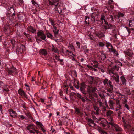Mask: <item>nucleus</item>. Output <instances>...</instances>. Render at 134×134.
<instances>
[{
	"instance_id": "1",
	"label": "nucleus",
	"mask_w": 134,
	"mask_h": 134,
	"mask_svg": "<svg viewBox=\"0 0 134 134\" xmlns=\"http://www.w3.org/2000/svg\"><path fill=\"white\" fill-rule=\"evenodd\" d=\"M103 82L105 86H107L108 87L105 89L107 91L105 92V93L108 96L111 97L114 92L113 90V86L111 81L110 80H108V79L105 78V79H103Z\"/></svg>"
},
{
	"instance_id": "2",
	"label": "nucleus",
	"mask_w": 134,
	"mask_h": 134,
	"mask_svg": "<svg viewBox=\"0 0 134 134\" xmlns=\"http://www.w3.org/2000/svg\"><path fill=\"white\" fill-rule=\"evenodd\" d=\"M5 68L6 70L8 72L9 75H12L13 74H15L16 72V68L12 65L10 66L7 64L6 65Z\"/></svg>"
},
{
	"instance_id": "3",
	"label": "nucleus",
	"mask_w": 134,
	"mask_h": 134,
	"mask_svg": "<svg viewBox=\"0 0 134 134\" xmlns=\"http://www.w3.org/2000/svg\"><path fill=\"white\" fill-rule=\"evenodd\" d=\"M113 112L110 110L108 111L106 113V115L107 118L109 122H114V119L113 117L114 116L113 115Z\"/></svg>"
},
{
	"instance_id": "4",
	"label": "nucleus",
	"mask_w": 134,
	"mask_h": 134,
	"mask_svg": "<svg viewBox=\"0 0 134 134\" xmlns=\"http://www.w3.org/2000/svg\"><path fill=\"white\" fill-rule=\"evenodd\" d=\"M123 125L124 129L126 133H128L131 131V129L134 127L132 126L129 123L126 122H123Z\"/></svg>"
},
{
	"instance_id": "5",
	"label": "nucleus",
	"mask_w": 134,
	"mask_h": 134,
	"mask_svg": "<svg viewBox=\"0 0 134 134\" xmlns=\"http://www.w3.org/2000/svg\"><path fill=\"white\" fill-rule=\"evenodd\" d=\"M114 122H109V125H110L114 127V129L117 132H122L123 131V129L121 127H119L116 124L114 123Z\"/></svg>"
},
{
	"instance_id": "6",
	"label": "nucleus",
	"mask_w": 134,
	"mask_h": 134,
	"mask_svg": "<svg viewBox=\"0 0 134 134\" xmlns=\"http://www.w3.org/2000/svg\"><path fill=\"white\" fill-rule=\"evenodd\" d=\"M98 123L100 126L103 127H105L107 124H109V122L103 118H99Z\"/></svg>"
},
{
	"instance_id": "7",
	"label": "nucleus",
	"mask_w": 134,
	"mask_h": 134,
	"mask_svg": "<svg viewBox=\"0 0 134 134\" xmlns=\"http://www.w3.org/2000/svg\"><path fill=\"white\" fill-rule=\"evenodd\" d=\"M59 0H49V4L54 7V9L56 8V7L58 6L59 3H56L58 2Z\"/></svg>"
},
{
	"instance_id": "8",
	"label": "nucleus",
	"mask_w": 134,
	"mask_h": 134,
	"mask_svg": "<svg viewBox=\"0 0 134 134\" xmlns=\"http://www.w3.org/2000/svg\"><path fill=\"white\" fill-rule=\"evenodd\" d=\"M76 95L78 97L81 99V101L83 102H85L87 101H91V100L88 99L86 96H83L79 93H76Z\"/></svg>"
},
{
	"instance_id": "9",
	"label": "nucleus",
	"mask_w": 134,
	"mask_h": 134,
	"mask_svg": "<svg viewBox=\"0 0 134 134\" xmlns=\"http://www.w3.org/2000/svg\"><path fill=\"white\" fill-rule=\"evenodd\" d=\"M25 51V46L23 44H20L16 49V51L19 53H22Z\"/></svg>"
},
{
	"instance_id": "10",
	"label": "nucleus",
	"mask_w": 134,
	"mask_h": 134,
	"mask_svg": "<svg viewBox=\"0 0 134 134\" xmlns=\"http://www.w3.org/2000/svg\"><path fill=\"white\" fill-rule=\"evenodd\" d=\"M10 116L12 118H15L16 117H19L18 116V114L15 111H14L12 109H10L8 110Z\"/></svg>"
},
{
	"instance_id": "11",
	"label": "nucleus",
	"mask_w": 134,
	"mask_h": 134,
	"mask_svg": "<svg viewBox=\"0 0 134 134\" xmlns=\"http://www.w3.org/2000/svg\"><path fill=\"white\" fill-rule=\"evenodd\" d=\"M37 36L38 37L43 40H45L46 38V36L43 31H40L37 32Z\"/></svg>"
},
{
	"instance_id": "12",
	"label": "nucleus",
	"mask_w": 134,
	"mask_h": 134,
	"mask_svg": "<svg viewBox=\"0 0 134 134\" xmlns=\"http://www.w3.org/2000/svg\"><path fill=\"white\" fill-rule=\"evenodd\" d=\"M96 88L95 87H93L91 85L88 86L87 88V92L89 93L91 92L94 93L96 91Z\"/></svg>"
},
{
	"instance_id": "13",
	"label": "nucleus",
	"mask_w": 134,
	"mask_h": 134,
	"mask_svg": "<svg viewBox=\"0 0 134 134\" xmlns=\"http://www.w3.org/2000/svg\"><path fill=\"white\" fill-rule=\"evenodd\" d=\"M86 85L84 82L81 83L80 87V90L81 92L84 94L86 95L87 94L86 92L85 91Z\"/></svg>"
},
{
	"instance_id": "14",
	"label": "nucleus",
	"mask_w": 134,
	"mask_h": 134,
	"mask_svg": "<svg viewBox=\"0 0 134 134\" xmlns=\"http://www.w3.org/2000/svg\"><path fill=\"white\" fill-rule=\"evenodd\" d=\"M4 31L6 33L10 32L11 31L10 26L9 24L5 25L4 27Z\"/></svg>"
},
{
	"instance_id": "15",
	"label": "nucleus",
	"mask_w": 134,
	"mask_h": 134,
	"mask_svg": "<svg viewBox=\"0 0 134 134\" xmlns=\"http://www.w3.org/2000/svg\"><path fill=\"white\" fill-rule=\"evenodd\" d=\"M124 52L125 54L130 57H132L133 53L132 51L130 49H128L126 51H124Z\"/></svg>"
},
{
	"instance_id": "16",
	"label": "nucleus",
	"mask_w": 134,
	"mask_h": 134,
	"mask_svg": "<svg viewBox=\"0 0 134 134\" xmlns=\"http://www.w3.org/2000/svg\"><path fill=\"white\" fill-rule=\"evenodd\" d=\"M39 53L40 55H42L44 56H46L48 54L47 51L45 49H40L39 51Z\"/></svg>"
},
{
	"instance_id": "17",
	"label": "nucleus",
	"mask_w": 134,
	"mask_h": 134,
	"mask_svg": "<svg viewBox=\"0 0 134 134\" xmlns=\"http://www.w3.org/2000/svg\"><path fill=\"white\" fill-rule=\"evenodd\" d=\"M116 28V26L114 25H113L112 24H109V25H108L107 27L105 26V29H113V32H114L115 31V28Z\"/></svg>"
},
{
	"instance_id": "18",
	"label": "nucleus",
	"mask_w": 134,
	"mask_h": 134,
	"mask_svg": "<svg viewBox=\"0 0 134 134\" xmlns=\"http://www.w3.org/2000/svg\"><path fill=\"white\" fill-rule=\"evenodd\" d=\"M111 77L113 78V80H114L116 83L119 82V76L117 73H115V75H112Z\"/></svg>"
},
{
	"instance_id": "19",
	"label": "nucleus",
	"mask_w": 134,
	"mask_h": 134,
	"mask_svg": "<svg viewBox=\"0 0 134 134\" xmlns=\"http://www.w3.org/2000/svg\"><path fill=\"white\" fill-rule=\"evenodd\" d=\"M87 120L88 122V125L90 126L93 127L96 125V124L94 123V121L91 119L88 118Z\"/></svg>"
},
{
	"instance_id": "20",
	"label": "nucleus",
	"mask_w": 134,
	"mask_h": 134,
	"mask_svg": "<svg viewBox=\"0 0 134 134\" xmlns=\"http://www.w3.org/2000/svg\"><path fill=\"white\" fill-rule=\"evenodd\" d=\"M19 94L25 98H27V95L25 92L21 89H19L18 91Z\"/></svg>"
},
{
	"instance_id": "21",
	"label": "nucleus",
	"mask_w": 134,
	"mask_h": 134,
	"mask_svg": "<svg viewBox=\"0 0 134 134\" xmlns=\"http://www.w3.org/2000/svg\"><path fill=\"white\" fill-rule=\"evenodd\" d=\"M99 104V107L101 108V110L103 112H105L106 111V108L105 107L104 105V104L102 103V102L98 101Z\"/></svg>"
},
{
	"instance_id": "22",
	"label": "nucleus",
	"mask_w": 134,
	"mask_h": 134,
	"mask_svg": "<svg viewBox=\"0 0 134 134\" xmlns=\"http://www.w3.org/2000/svg\"><path fill=\"white\" fill-rule=\"evenodd\" d=\"M27 30L30 32H31L33 34L36 33V30L33 27L31 26H29L27 28Z\"/></svg>"
},
{
	"instance_id": "23",
	"label": "nucleus",
	"mask_w": 134,
	"mask_h": 134,
	"mask_svg": "<svg viewBox=\"0 0 134 134\" xmlns=\"http://www.w3.org/2000/svg\"><path fill=\"white\" fill-rule=\"evenodd\" d=\"M93 108L94 110H96V112L94 113L95 115H98L99 114V111H100L99 108L98 106L96 105H94Z\"/></svg>"
},
{
	"instance_id": "24",
	"label": "nucleus",
	"mask_w": 134,
	"mask_h": 134,
	"mask_svg": "<svg viewBox=\"0 0 134 134\" xmlns=\"http://www.w3.org/2000/svg\"><path fill=\"white\" fill-rule=\"evenodd\" d=\"M60 56L59 55H56L55 57V59L57 61H59L61 65H63L64 64L63 59H60Z\"/></svg>"
},
{
	"instance_id": "25",
	"label": "nucleus",
	"mask_w": 134,
	"mask_h": 134,
	"mask_svg": "<svg viewBox=\"0 0 134 134\" xmlns=\"http://www.w3.org/2000/svg\"><path fill=\"white\" fill-rule=\"evenodd\" d=\"M18 17L19 20L21 22L24 20L25 18V16L23 13L18 14Z\"/></svg>"
},
{
	"instance_id": "26",
	"label": "nucleus",
	"mask_w": 134,
	"mask_h": 134,
	"mask_svg": "<svg viewBox=\"0 0 134 134\" xmlns=\"http://www.w3.org/2000/svg\"><path fill=\"white\" fill-rule=\"evenodd\" d=\"M121 81L122 82V84L125 85L126 84V80L124 75L120 77Z\"/></svg>"
},
{
	"instance_id": "27",
	"label": "nucleus",
	"mask_w": 134,
	"mask_h": 134,
	"mask_svg": "<svg viewBox=\"0 0 134 134\" xmlns=\"http://www.w3.org/2000/svg\"><path fill=\"white\" fill-rule=\"evenodd\" d=\"M100 53L101 59L103 60L106 58V55L104 53L103 51H100Z\"/></svg>"
},
{
	"instance_id": "28",
	"label": "nucleus",
	"mask_w": 134,
	"mask_h": 134,
	"mask_svg": "<svg viewBox=\"0 0 134 134\" xmlns=\"http://www.w3.org/2000/svg\"><path fill=\"white\" fill-rule=\"evenodd\" d=\"M53 27L54 28V29L53 30V31L54 33L55 36H56L58 34L59 30L58 29H57V27L55 25H54V26H53Z\"/></svg>"
},
{
	"instance_id": "29",
	"label": "nucleus",
	"mask_w": 134,
	"mask_h": 134,
	"mask_svg": "<svg viewBox=\"0 0 134 134\" xmlns=\"http://www.w3.org/2000/svg\"><path fill=\"white\" fill-rule=\"evenodd\" d=\"M99 38H101L102 37H104L105 35L103 32L100 33L97 32L95 34Z\"/></svg>"
},
{
	"instance_id": "30",
	"label": "nucleus",
	"mask_w": 134,
	"mask_h": 134,
	"mask_svg": "<svg viewBox=\"0 0 134 134\" xmlns=\"http://www.w3.org/2000/svg\"><path fill=\"white\" fill-rule=\"evenodd\" d=\"M124 90L125 93L127 94L128 95L130 94V90L129 88L126 87L124 88Z\"/></svg>"
},
{
	"instance_id": "31",
	"label": "nucleus",
	"mask_w": 134,
	"mask_h": 134,
	"mask_svg": "<svg viewBox=\"0 0 134 134\" xmlns=\"http://www.w3.org/2000/svg\"><path fill=\"white\" fill-rule=\"evenodd\" d=\"M110 51L112 52L115 55V56H118L119 55V54L118 52L116 51L115 49H113V48H111L110 49Z\"/></svg>"
},
{
	"instance_id": "32",
	"label": "nucleus",
	"mask_w": 134,
	"mask_h": 134,
	"mask_svg": "<svg viewBox=\"0 0 134 134\" xmlns=\"http://www.w3.org/2000/svg\"><path fill=\"white\" fill-rule=\"evenodd\" d=\"M51 50L53 52L55 53H59V50L57 49V48L52 45V47L51 49Z\"/></svg>"
},
{
	"instance_id": "33",
	"label": "nucleus",
	"mask_w": 134,
	"mask_h": 134,
	"mask_svg": "<svg viewBox=\"0 0 134 134\" xmlns=\"http://www.w3.org/2000/svg\"><path fill=\"white\" fill-rule=\"evenodd\" d=\"M46 35L48 38H49L51 39H53V35L52 34L49 32L47 31Z\"/></svg>"
},
{
	"instance_id": "34",
	"label": "nucleus",
	"mask_w": 134,
	"mask_h": 134,
	"mask_svg": "<svg viewBox=\"0 0 134 134\" xmlns=\"http://www.w3.org/2000/svg\"><path fill=\"white\" fill-rule=\"evenodd\" d=\"M89 17L87 16H86L85 17V24L88 26L89 24Z\"/></svg>"
},
{
	"instance_id": "35",
	"label": "nucleus",
	"mask_w": 134,
	"mask_h": 134,
	"mask_svg": "<svg viewBox=\"0 0 134 134\" xmlns=\"http://www.w3.org/2000/svg\"><path fill=\"white\" fill-rule=\"evenodd\" d=\"M35 125L34 124H30L27 126V129L28 130H29L31 129L33 130V128H35L33 127Z\"/></svg>"
},
{
	"instance_id": "36",
	"label": "nucleus",
	"mask_w": 134,
	"mask_h": 134,
	"mask_svg": "<svg viewBox=\"0 0 134 134\" xmlns=\"http://www.w3.org/2000/svg\"><path fill=\"white\" fill-rule=\"evenodd\" d=\"M108 103L109 106L111 108H112L113 107L114 105V104L113 101L112 100H109Z\"/></svg>"
},
{
	"instance_id": "37",
	"label": "nucleus",
	"mask_w": 134,
	"mask_h": 134,
	"mask_svg": "<svg viewBox=\"0 0 134 134\" xmlns=\"http://www.w3.org/2000/svg\"><path fill=\"white\" fill-rule=\"evenodd\" d=\"M49 20L50 22L51 23V24L52 25L54 26L55 25V21L52 18H49Z\"/></svg>"
},
{
	"instance_id": "38",
	"label": "nucleus",
	"mask_w": 134,
	"mask_h": 134,
	"mask_svg": "<svg viewBox=\"0 0 134 134\" xmlns=\"http://www.w3.org/2000/svg\"><path fill=\"white\" fill-rule=\"evenodd\" d=\"M106 47L109 50L110 49L108 48L109 47H111V48H113V47L111 43L108 42H106L105 43Z\"/></svg>"
},
{
	"instance_id": "39",
	"label": "nucleus",
	"mask_w": 134,
	"mask_h": 134,
	"mask_svg": "<svg viewBox=\"0 0 134 134\" xmlns=\"http://www.w3.org/2000/svg\"><path fill=\"white\" fill-rule=\"evenodd\" d=\"M116 105L117 108L120 109H121V105L120 104V101L119 100H116Z\"/></svg>"
},
{
	"instance_id": "40",
	"label": "nucleus",
	"mask_w": 134,
	"mask_h": 134,
	"mask_svg": "<svg viewBox=\"0 0 134 134\" xmlns=\"http://www.w3.org/2000/svg\"><path fill=\"white\" fill-rule=\"evenodd\" d=\"M11 43L12 44V48H14L15 46V40L14 39L11 40Z\"/></svg>"
},
{
	"instance_id": "41",
	"label": "nucleus",
	"mask_w": 134,
	"mask_h": 134,
	"mask_svg": "<svg viewBox=\"0 0 134 134\" xmlns=\"http://www.w3.org/2000/svg\"><path fill=\"white\" fill-rule=\"evenodd\" d=\"M36 124L39 128H40L41 127L43 126L42 124L39 122L36 121Z\"/></svg>"
},
{
	"instance_id": "42",
	"label": "nucleus",
	"mask_w": 134,
	"mask_h": 134,
	"mask_svg": "<svg viewBox=\"0 0 134 134\" xmlns=\"http://www.w3.org/2000/svg\"><path fill=\"white\" fill-rule=\"evenodd\" d=\"M98 69L99 71H100L103 73L105 72V68L104 67L98 68Z\"/></svg>"
},
{
	"instance_id": "43",
	"label": "nucleus",
	"mask_w": 134,
	"mask_h": 134,
	"mask_svg": "<svg viewBox=\"0 0 134 134\" xmlns=\"http://www.w3.org/2000/svg\"><path fill=\"white\" fill-rule=\"evenodd\" d=\"M124 14L123 13H121L120 12H119L118 14V17L119 19L120 18L124 16Z\"/></svg>"
},
{
	"instance_id": "44",
	"label": "nucleus",
	"mask_w": 134,
	"mask_h": 134,
	"mask_svg": "<svg viewBox=\"0 0 134 134\" xmlns=\"http://www.w3.org/2000/svg\"><path fill=\"white\" fill-rule=\"evenodd\" d=\"M105 16L103 14H102L101 15L100 19L102 21V24H103V21H105Z\"/></svg>"
},
{
	"instance_id": "45",
	"label": "nucleus",
	"mask_w": 134,
	"mask_h": 134,
	"mask_svg": "<svg viewBox=\"0 0 134 134\" xmlns=\"http://www.w3.org/2000/svg\"><path fill=\"white\" fill-rule=\"evenodd\" d=\"M89 79L90 81V83L92 84L93 82V81L94 80V78L92 76H90L89 77Z\"/></svg>"
},
{
	"instance_id": "46",
	"label": "nucleus",
	"mask_w": 134,
	"mask_h": 134,
	"mask_svg": "<svg viewBox=\"0 0 134 134\" xmlns=\"http://www.w3.org/2000/svg\"><path fill=\"white\" fill-rule=\"evenodd\" d=\"M75 112L76 114H79L81 112L79 108H75Z\"/></svg>"
},
{
	"instance_id": "47",
	"label": "nucleus",
	"mask_w": 134,
	"mask_h": 134,
	"mask_svg": "<svg viewBox=\"0 0 134 134\" xmlns=\"http://www.w3.org/2000/svg\"><path fill=\"white\" fill-rule=\"evenodd\" d=\"M99 45L100 47H103L105 46V44L103 42H100L99 43Z\"/></svg>"
},
{
	"instance_id": "48",
	"label": "nucleus",
	"mask_w": 134,
	"mask_h": 134,
	"mask_svg": "<svg viewBox=\"0 0 134 134\" xmlns=\"http://www.w3.org/2000/svg\"><path fill=\"white\" fill-rule=\"evenodd\" d=\"M95 122L98 123L99 122V119H97L95 116H92Z\"/></svg>"
},
{
	"instance_id": "49",
	"label": "nucleus",
	"mask_w": 134,
	"mask_h": 134,
	"mask_svg": "<svg viewBox=\"0 0 134 134\" xmlns=\"http://www.w3.org/2000/svg\"><path fill=\"white\" fill-rule=\"evenodd\" d=\"M70 48L72 49V51H74V53H75V49L74 48V47L73 45H70Z\"/></svg>"
},
{
	"instance_id": "50",
	"label": "nucleus",
	"mask_w": 134,
	"mask_h": 134,
	"mask_svg": "<svg viewBox=\"0 0 134 134\" xmlns=\"http://www.w3.org/2000/svg\"><path fill=\"white\" fill-rule=\"evenodd\" d=\"M76 44L77 46V47L79 49H80V42H79L77 41L76 42Z\"/></svg>"
},
{
	"instance_id": "51",
	"label": "nucleus",
	"mask_w": 134,
	"mask_h": 134,
	"mask_svg": "<svg viewBox=\"0 0 134 134\" xmlns=\"http://www.w3.org/2000/svg\"><path fill=\"white\" fill-rule=\"evenodd\" d=\"M89 97L90 99H91V100H92L93 98V96L92 95L91 93H89Z\"/></svg>"
},
{
	"instance_id": "52",
	"label": "nucleus",
	"mask_w": 134,
	"mask_h": 134,
	"mask_svg": "<svg viewBox=\"0 0 134 134\" xmlns=\"http://www.w3.org/2000/svg\"><path fill=\"white\" fill-rule=\"evenodd\" d=\"M124 107L126 108L127 110H129V108L128 105L127 104H123Z\"/></svg>"
},
{
	"instance_id": "53",
	"label": "nucleus",
	"mask_w": 134,
	"mask_h": 134,
	"mask_svg": "<svg viewBox=\"0 0 134 134\" xmlns=\"http://www.w3.org/2000/svg\"><path fill=\"white\" fill-rule=\"evenodd\" d=\"M31 2L34 5L36 6V4L38 5L37 3L35 2L34 0H32L31 1Z\"/></svg>"
},
{
	"instance_id": "54",
	"label": "nucleus",
	"mask_w": 134,
	"mask_h": 134,
	"mask_svg": "<svg viewBox=\"0 0 134 134\" xmlns=\"http://www.w3.org/2000/svg\"><path fill=\"white\" fill-rule=\"evenodd\" d=\"M21 104L22 105L23 107L25 109H26V107L25 106V103L24 102H22Z\"/></svg>"
},
{
	"instance_id": "55",
	"label": "nucleus",
	"mask_w": 134,
	"mask_h": 134,
	"mask_svg": "<svg viewBox=\"0 0 134 134\" xmlns=\"http://www.w3.org/2000/svg\"><path fill=\"white\" fill-rule=\"evenodd\" d=\"M122 113L120 110H119V112L118 113V116L119 117H121V115Z\"/></svg>"
},
{
	"instance_id": "56",
	"label": "nucleus",
	"mask_w": 134,
	"mask_h": 134,
	"mask_svg": "<svg viewBox=\"0 0 134 134\" xmlns=\"http://www.w3.org/2000/svg\"><path fill=\"white\" fill-rule=\"evenodd\" d=\"M56 8H57V7ZM57 11L61 15H63V14L62 13V10L61 9H60L59 10L58 9H57Z\"/></svg>"
},
{
	"instance_id": "57",
	"label": "nucleus",
	"mask_w": 134,
	"mask_h": 134,
	"mask_svg": "<svg viewBox=\"0 0 134 134\" xmlns=\"http://www.w3.org/2000/svg\"><path fill=\"white\" fill-rule=\"evenodd\" d=\"M24 85L26 87L27 90H30L29 86L28 85L26 84H25Z\"/></svg>"
},
{
	"instance_id": "58",
	"label": "nucleus",
	"mask_w": 134,
	"mask_h": 134,
	"mask_svg": "<svg viewBox=\"0 0 134 134\" xmlns=\"http://www.w3.org/2000/svg\"><path fill=\"white\" fill-rule=\"evenodd\" d=\"M116 64H117L118 63V64L119 65H120L121 66H122V64L120 62H119L118 61H116L115 62Z\"/></svg>"
},
{
	"instance_id": "59",
	"label": "nucleus",
	"mask_w": 134,
	"mask_h": 134,
	"mask_svg": "<svg viewBox=\"0 0 134 134\" xmlns=\"http://www.w3.org/2000/svg\"><path fill=\"white\" fill-rule=\"evenodd\" d=\"M109 74H110L111 73H112L114 75H115V73H117L115 72L114 73L113 72V71H112V70H109Z\"/></svg>"
},
{
	"instance_id": "60",
	"label": "nucleus",
	"mask_w": 134,
	"mask_h": 134,
	"mask_svg": "<svg viewBox=\"0 0 134 134\" xmlns=\"http://www.w3.org/2000/svg\"><path fill=\"white\" fill-rule=\"evenodd\" d=\"M109 17L111 19V21H114L113 16L112 15H109Z\"/></svg>"
},
{
	"instance_id": "61",
	"label": "nucleus",
	"mask_w": 134,
	"mask_h": 134,
	"mask_svg": "<svg viewBox=\"0 0 134 134\" xmlns=\"http://www.w3.org/2000/svg\"><path fill=\"white\" fill-rule=\"evenodd\" d=\"M39 37H38V36H37V37H36V41H37V42H38V41H42V40H41L42 39H41V38L40 39L39 38Z\"/></svg>"
},
{
	"instance_id": "62",
	"label": "nucleus",
	"mask_w": 134,
	"mask_h": 134,
	"mask_svg": "<svg viewBox=\"0 0 134 134\" xmlns=\"http://www.w3.org/2000/svg\"><path fill=\"white\" fill-rule=\"evenodd\" d=\"M88 36H89V37L90 38V39H91V40H93V37L92 35L90 34Z\"/></svg>"
},
{
	"instance_id": "63",
	"label": "nucleus",
	"mask_w": 134,
	"mask_h": 134,
	"mask_svg": "<svg viewBox=\"0 0 134 134\" xmlns=\"http://www.w3.org/2000/svg\"><path fill=\"white\" fill-rule=\"evenodd\" d=\"M130 132H131L130 134H134V128H133L131 129Z\"/></svg>"
},
{
	"instance_id": "64",
	"label": "nucleus",
	"mask_w": 134,
	"mask_h": 134,
	"mask_svg": "<svg viewBox=\"0 0 134 134\" xmlns=\"http://www.w3.org/2000/svg\"><path fill=\"white\" fill-rule=\"evenodd\" d=\"M19 5H21L23 3V0H19Z\"/></svg>"
}]
</instances>
